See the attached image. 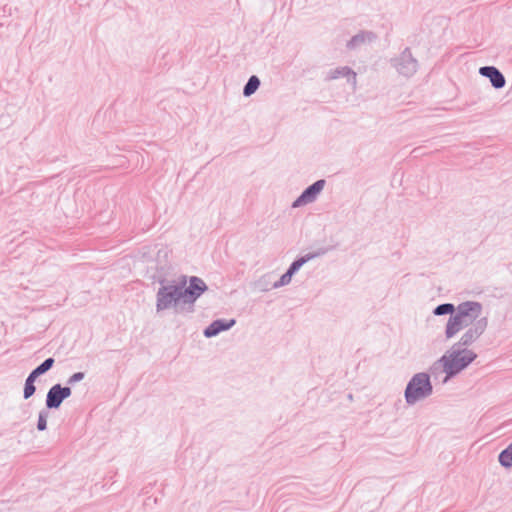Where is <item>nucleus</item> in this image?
I'll return each mask as SVG.
<instances>
[{
    "label": "nucleus",
    "mask_w": 512,
    "mask_h": 512,
    "mask_svg": "<svg viewBox=\"0 0 512 512\" xmlns=\"http://www.w3.org/2000/svg\"><path fill=\"white\" fill-rule=\"evenodd\" d=\"M390 62L397 72L404 77H411L418 70V61L413 57L408 47L399 56L392 58Z\"/></svg>",
    "instance_id": "423d86ee"
},
{
    "label": "nucleus",
    "mask_w": 512,
    "mask_h": 512,
    "mask_svg": "<svg viewBox=\"0 0 512 512\" xmlns=\"http://www.w3.org/2000/svg\"><path fill=\"white\" fill-rule=\"evenodd\" d=\"M63 401H64V399L62 398L60 392L55 387V385H53L48 390L47 395H46V401H45L46 408L47 409H58L61 406Z\"/></svg>",
    "instance_id": "4468645a"
},
{
    "label": "nucleus",
    "mask_w": 512,
    "mask_h": 512,
    "mask_svg": "<svg viewBox=\"0 0 512 512\" xmlns=\"http://www.w3.org/2000/svg\"><path fill=\"white\" fill-rule=\"evenodd\" d=\"M476 358L477 354L474 351L452 345L450 350L432 365L431 371L434 373L442 366L446 379H450L466 369Z\"/></svg>",
    "instance_id": "7ed1b4c3"
},
{
    "label": "nucleus",
    "mask_w": 512,
    "mask_h": 512,
    "mask_svg": "<svg viewBox=\"0 0 512 512\" xmlns=\"http://www.w3.org/2000/svg\"><path fill=\"white\" fill-rule=\"evenodd\" d=\"M187 284L182 288L184 297L183 309L186 313H193L195 311V302L197 299L208 289V286L203 279L197 276L187 277Z\"/></svg>",
    "instance_id": "39448f33"
},
{
    "label": "nucleus",
    "mask_w": 512,
    "mask_h": 512,
    "mask_svg": "<svg viewBox=\"0 0 512 512\" xmlns=\"http://www.w3.org/2000/svg\"><path fill=\"white\" fill-rule=\"evenodd\" d=\"M328 251L327 248H320L318 249L317 251L315 252H310V253H307L303 256H300L298 257L297 259H295L289 266V268L287 269L288 271H290L291 273L295 274L297 273L300 268L306 264L308 261L312 260V259H315L319 256H322L324 255L326 252Z\"/></svg>",
    "instance_id": "f8f14e48"
},
{
    "label": "nucleus",
    "mask_w": 512,
    "mask_h": 512,
    "mask_svg": "<svg viewBox=\"0 0 512 512\" xmlns=\"http://www.w3.org/2000/svg\"><path fill=\"white\" fill-rule=\"evenodd\" d=\"M433 393V386L428 373L420 372L412 376L404 391V398L408 405H414L426 399Z\"/></svg>",
    "instance_id": "20e7f679"
},
{
    "label": "nucleus",
    "mask_w": 512,
    "mask_h": 512,
    "mask_svg": "<svg viewBox=\"0 0 512 512\" xmlns=\"http://www.w3.org/2000/svg\"><path fill=\"white\" fill-rule=\"evenodd\" d=\"M267 277V275L263 276L258 282H257V285L258 287H260L261 290L263 291H267L269 290V288L267 287V283L265 282V278Z\"/></svg>",
    "instance_id": "b1692460"
},
{
    "label": "nucleus",
    "mask_w": 512,
    "mask_h": 512,
    "mask_svg": "<svg viewBox=\"0 0 512 512\" xmlns=\"http://www.w3.org/2000/svg\"><path fill=\"white\" fill-rule=\"evenodd\" d=\"M54 363H55V359L53 357H49V358L45 359L40 365H38L33 370L35 371V373L38 376H41V375L45 374L46 372H48L53 367Z\"/></svg>",
    "instance_id": "a211bd4d"
},
{
    "label": "nucleus",
    "mask_w": 512,
    "mask_h": 512,
    "mask_svg": "<svg viewBox=\"0 0 512 512\" xmlns=\"http://www.w3.org/2000/svg\"><path fill=\"white\" fill-rule=\"evenodd\" d=\"M35 392H36L35 384L28 383V382L25 381L24 390H23V398L25 400H27L30 397H32L35 394Z\"/></svg>",
    "instance_id": "412c9836"
},
{
    "label": "nucleus",
    "mask_w": 512,
    "mask_h": 512,
    "mask_svg": "<svg viewBox=\"0 0 512 512\" xmlns=\"http://www.w3.org/2000/svg\"><path fill=\"white\" fill-rule=\"evenodd\" d=\"M48 415H49V412L45 409H43L39 412L38 421H37V429L39 431L46 430Z\"/></svg>",
    "instance_id": "aec40b11"
},
{
    "label": "nucleus",
    "mask_w": 512,
    "mask_h": 512,
    "mask_svg": "<svg viewBox=\"0 0 512 512\" xmlns=\"http://www.w3.org/2000/svg\"><path fill=\"white\" fill-rule=\"evenodd\" d=\"M260 84H261V82H260V79L258 78V76H256V75L250 76V78L244 85L243 95L245 97H250L258 90Z\"/></svg>",
    "instance_id": "2eb2a0df"
},
{
    "label": "nucleus",
    "mask_w": 512,
    "mask_h": 512,
    "mask_svg": "<svg viewBox=\"0 0 512 512\" xmlns=\"http://www.w3.org/2000/svg\"><path fill=\"white\" fill-rule=\"evenodd\" d=\"M160 284L156 293V311L161 312L174 308L177 312H185L182 288L187 284V276L182 275L178 282L163 279Z\"/></svg>",
    "instance_id": "f03ea898"
},
{
    "label": "nucleus",
    "mask_w": 512,
    "mask_h": 512,
    "mask_svg": "<svg viewBox=\"0 0 512 512\" xmlns=\"http://www.w3.org/2000/svg\"><path fill=\"white\" fill-rule=\"evenodd\" d=\"M326 184L324 179H319L309 185L303 192L293 201L292 208H298L313 203L322 192Z\"/></svg>",
    "instance_id": "6e6552de"
},
{
    "label": "nucleus",
    "mask_w": 512,
    "mask_h": 512,
    "mask_svg": "<svg viewBox=\"0 0 512 512\" xmlns=\"http://www.w3.org/2000/svg\"><path fill=\"white\" fill-rule=\"evenodd\" d=\"M488 326V319L482 317L468 327L460 337L459 341L454 343L453 346L461 349H468L469 346L474 344L481 335L485 332Z\"/></svg>",
    "instance_id": "0eeeda50"
},
{
    "label": "nucleus",
    "mask_w": 512,
    "mask_h": 512,
    "mask_svg": "<svg viewBox=\"0 0 512 512\" xmlns=\"http://www.w3.org/2000/svg\"><path fill=\"white\" fill-rule=\"evenodd\" d=\"M236 324L235 319H217L214 320L211 324H209L203 331V334L206 338H212L217 336L219 333L223 331H227L231 329Z\"/></svg>",
    "instance_id": "9d476101"
},
{
    "label": "nucleus",
    "mask_w": 512,
    "mask_h": 512,
    "mask_svg": "<svg viewBox=\"0 0 512 512\" xmlns=\"http://www.w3.org/2000/svg\"><path fill=\"white\" fill-rule=\"evenodd\" d=\"M85 377V373L84 372H76L74 373L73 375H71L68 380H67V384L68 385H73L77 382H80L84 379Z\"/></svg>",
    "instance_id": "5701e85b"
},
{
    "label": "nucleus",
    "mask_w": 512,
    "mask_h": 512,
    "mask_svg": "<svg viewBox=\"0 0 512 512\" xmlns=\"http://www.w3.org/2000/svg\"><path fill=\"white\" fill-rule=\"evenodd\" d=\"M340 77L347 78V82L350 83L353 86V88L356 87V84H357L356 73L348 66L337 67L335 69L329 70L326 74L325 80L331 81V80L338 79Z\"/></svg>",
    "instance_id": "9b49d317"
},
{
    "label": "nucleus",
    "mask_w": 512,
    "mask_h": 512,
    "mask_svg": "<svg viewBox=\"0 0 512 512\" xmlns=\"http://www.w3.org/2000/svg\"><path fill=\"white\" fill-rule=\"evenodd\" d=\"M457 306L452 303H443L436 306L433 310L435 316L449 315L450 317L456 311Z\"/></svg>",
    "instance_id": "f3484780"
},
{
    "label": "nucleus",
    "mask_w": 512,
    "mask_h": 512,
    "mask_svg": "<svg viewBox=\"0 0 512 512\" xmlns=\"http://www.w3.org/2000/svg\"><path fill=\"white\" fill-rule=\"evenodd\" d=\"M293 275V273L287 270L278 281L273 283L272 288L277 289L282 286L288 285L291 282Z\"/></svg>",
    "instance_id": "6ab92c4d"
},
{
    "label": "nucleus",
    "mask_w": 512,
    "mask_h": 512,
    "mask_svg": "<svg viewBox=\"0 0 512 512\" xmlns=\"http://www.w3.org/2000/svg\"><path fill=\"white\" fill-rule=\"evenodd\" d=\"M482 304L476 301H465L458 304L456 311L449 317L445 327L446 339L456 336L461 330L470 327L482 313Z\"/></svg>",
    "instance_id": "f257e3e1"
},
{
    "label": "nucleus",
    "mask_w": 512,
    "mask_h": 512,
    "mask_svg": "<svg viewBox=\"0 0 512 512\" xmlns=\"http://www.w3.org/2000/svg\"><path fill=\"white\" fill-rule=\"evenodd\" d=\"M348 398H349L350 400H352V399H353L352 394H349V395H348Z\"/></svg>",
    "instance_id": "a878e982"
},
{
    "label": "nucleus",
    "mask_w": 512,
    "mask_h": 512,
    "mask_svg": "<svg viewBox=\"0 0 512 512\" xmlns=\"http://www.w3.org/2000/svg\"><path fill=\"white\" fill-rule=\"evenodd\" d=\"M479 74L490 80L491 85L495 89H501L505 86L506 80L504 75L494 66H482L479 68Z\"/></svg>",
    "instance_id": "1a4fd4ad"
},
{
    "label": "nucleus",
    "mask_w": 512,
    "mask_h": 512,
    "mask_svg": "<svg viewBox=\"0 0 512 512\" xmlns=\"http://www.w3.org/2000/svg\"><path fill=\"white\" fill-rule=\"evenodd\" d=\"M498 461L504 468L512 467V442L499 453Z\"/></svg>",
    "instance_id": "dca6fc26"
},
{
    "label": "nucleus",
    "mask_w": 512,
    "mask_h": 512,
    "mask_svg": "<svg viewBox=\"0 0 512 512\" xmlns=\"http://www.w3.org/2000/svg\"><path fill=\"white\" fill-rule=\"evenodd\" d=\"M376 39V34L371 31H361L354 35L348 42V49H355L366 42H372Z\"/></svg>",
    "instance_id": "ddd939ff"
},
{
    "label": "nucleus",
    "mask_w": 512,
    "mask_h": 512,
    "mask_svg": "<svg viewBox=\"0 0 512 512\" xmlns=\"http://www.w3.org/2000/svg\"><path fill=\"white\" fill-rule=\"evenodd\" d=\"M55 387L60 392L62 398L65 400L69 398L72 394V390L69 386H62L61 384H55Z\"/></svg>",
    "instance_id": "4be33fe9"
},
{
    "label": "nucleus",
    "mask_w": 512,
    "mask_h": 512,
    "mask_svg": "<svg viewBox=\"0 0 512 512\" xmlns=\"http://www.w3.org/2000/svg\"><path fill=\"white\" fill-rule=\"evenodd\" d=\"M38 377H39V376L35 373V371H34V370H32V371L30 372V374L28 375V377L26 378V380H25V381H26V382H28V383H33V384H35V381H36V379H37Z\"/></svg>",
    "instance_id": "393cba45"
}]
</instances>
